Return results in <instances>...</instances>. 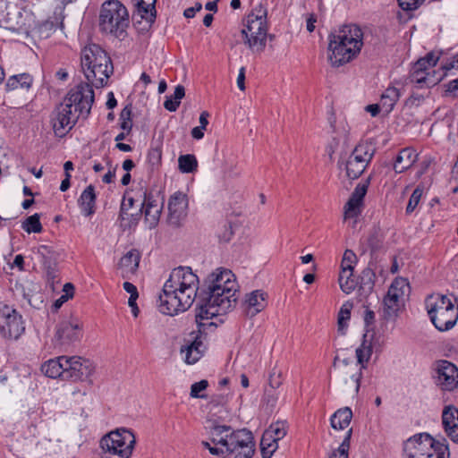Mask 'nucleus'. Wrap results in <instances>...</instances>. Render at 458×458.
<instances>
[{"mask_svg":"<svg viewBox=\"0 0 458 458\" xmlns=\"http://www.w3.org/2000/svg\"><path fill=\"white\" fill-rule=\"evenodd\" d=\"M238 284L231 270L216 268L199 288L196 321L200 327L215 326L212 319L231 310L236 304Z\"/></svg>","mask_w":458,"mask_h":458,"instance_id":"1","label":"nucleus"},{"mask_svg":"<svg viewBox=\"0 0 458 458\" xmlns=\"http://www.w3.org/2000/svg\"><path fill=\"white\" fill-rule=\"evenodd\" d=\"M94 98V90L88 83H81L72 89L52 113L51 123L55 134L58 137L64 136L75 125L80 116L87 117Z\"/></svg>","mask_w":458,"mask_h":458,"instance_id":"2","label":"nucleus"},{"mask_svg":"<svg viewBox=\"0 0 458 458\" xmlns=\"http://www.w3.org/2000/svg\"><path fill=\"white\" fill-rule=\"evenodd\" d=\"M363 47V32L356 24L343 25L328 37V60L339 67L356 57Z\"/></svg>","mask_w":458,"mask_h":458,"instance_id":"3","label":"nucleus"},{"mask_svg":"<svg viewBox=\"0 0 458 458\" xmlns=\"http://www.w3.org/2000/svg\"><path fill=\"white\" fill-rule=\"evenodd\" d=\"M81 67L91 88H103L114 72L112 60L107 53L97 44H89L81 51Z\"/></svg>","mask_w":458,"mask_h":458,"instance_id":"4","label":"nucleus"},{"mask_svg":"<svg viewBox=\"0 0 458 458\" xmlns=\"http://www.w3.org/2000/svg\"><path fill=\"white\" fill-rule=\"evenodd\" d=\"M129 22V13L120 1L108 0L102 4L99 14V30L102 32L123 39Z\"/></svg>","mask_w":458,"mask_h":458,"instance_id":"5","label":"nucleus"},{"mask_svg":"<svg viewBox=\"0 0 458 458\" xmlns=\"http://www.w3.org/2000/svg\"><path fill=\"white\" fill-rule=\"evenodd\" d=\"M425 305L430 320L437 330L447 331L456 324L458 306L446 295L431 294L427 297Z\"/></svg>","mask_w":458,"mask_h":458,"instance_id":"6","label":"nucleus"},{"mask_svg":"<svg viewBox=\"0 0 458 458\" xmlns=\"http://www.w3.org/2000/svg\"><path fill=\"white\" fill-rule=\"evenodd\" d=\"M448 445L435 442L428 433L414 435L404 442L403 458H449Z\"/></svg>","mask_w":458,"mask_h":458,"instance_id":"7","label":"nucleus"},{"mask_svg":"<svg viewBox=\"0 0 458 458\" xmlns=\"http://www.w3.org/2000/svg\"><path fill=\"white\" fill-rule=\"evenodd\" d=\"M136 440L131 431L121 428L105 435L100 440L103 458H130Z\"/></svg>","mask_w":458,"mask_h":458,"instance_id":"8","label":"nucleus"},{"mask_svg":"<svg viewBox=\"0 0 458 458\" xmlns=\"http://www.w3.org/2000/svg\"><path fill=\"white\" fill-rule=\"evenodd\" d=\"M244 43L253 53L264 51L267 38L266 12L259 11V14L250 13L246 18L245 27L242 30Z\"/></svg>","mask_w":458,"mask_h":458,"instance_id":"9","label":"nucleus"},{"mask_svg":"<svg viewBox=\"0 0 458 458\" xmlns=\"http://www.w3.org/2000/svg\"><path fill=\"white\" fill-rule=\"evenodd\" d=\"M199 277L192 272L189 267H179L171 272L169 278L165 281L163 288L168 289V293H174L175 291H182V298L189 301L190 296L193 293L199 292Z\"/></svg>","mask_w":458,"mask_h":458,"instance_id":"10","label":"nucleus"},{"mask_svg":"<svg viewBox=\"0 0 458 458\" xmlns=\"http://www.w3.org/2000/svg\"><path fill=\"white\" fill-rule=\"evenodd\" d=\"M254 441L250 431L243 428L232 430L224 445L227 454H235V458H251L254 454Z\"/></svg>","mask_w":458,"mask_h":458,"instance_id":"11","label":"nucleus"},{"mask_svg":"<svg viewBox=\"0 0 458 458\" xmlns=\"http://www.w3.org/2000/svg\"><path fill=\"white\" fill-rule=\"evenodd\" d=\"M182 291H175L174 293H168V289L163 288L162 293L159 294L158 309L161 313L174 316L180 312L187 310L199 298L198 293H193V296H190L189 301L182 299Z\"/></svg>","mask_w":458,"mask_h":458,"instance_id":"12","label":"nucleus"},{"mask_svg":"<svg viewBox=\"0 0 458 458\" xmlns=\"http://www.w3.org/2000/svg\"><path fill=\"white\" fill-rule=\"evenodd\" d=\"M197 324V331H192L190 334L189 339L186 340V344L182 347L181 352L185 353V362L188 364L196 363L203 355L205 352V345L203 344V339L208 334V330L212 327H216L215 326H205L200 327V324L196 321Z\"/></svg>","mask_w":458,"mask_h":458,"instance_id":"13","label":"nucleus"},{"mask_svg":"<svg viewBox=\"0 0 458 458\" xmlns=\"http://www.w3.org/2000/svg\"><path fill=\"white\" fill-rule=\"evenodd\" d=\"M67 367L64 380L89 381L95 373L96 366L93 361L80 356L67 357L64 367Z\"/></svg>","mask_w":458,"mask_h":458,"instance_id":"14","label":"nucleus"},{"mask_svg":"<svg viewBox=\"0 0 458 458\" xmlns=\"http://www.w3.org/2000/svg\"><path fill=\"white\" fill-rule=\"evenodd\" d=\"M21 316L5 307L0 310V335L4 338L18 339L24 332Z\"/></svg>","mask_w":458,"mask_h":458,"instance_id":"15","label":"nucleus"},{"mask_svg":"<svg viewBox=\"0 0 458 458\" xmlns=\"http://www.w3.org/2000/svg\"><path fill=\"white\" fill-rule=\"evenodd\" d=\"M434 376L436 384L443 391H453L458 386V369L448 360H440Z\"/></svg>","mask_w":458,"mask_h":458,"instance_id":"16","label":"nucleus"},{"mask_svg":"<svg viewBox=\"0 0 458 458\" xmlns=\"http://www.w3.org/2000/svg\"><path fill=\"white\" fill-rule=\"evenodd\" d=\"M81 337V325L77 321L64 320L56 326L55 344L60 348H66Z\"/></svg>","mask_w":458,"mask_h":458,"instance_id":"17","label":"nucleus"},{"mask_svg":"<svg viewBox=\"0 0 458 458\" xmlns=\"http://www.w3.org/2000/svg\"><path fill=\"white\" fill-rule=\"evenodd\" d=\"M369 182L370 178L369 177L357 184L348 201L344 207V220L355 218L360 215L363 206V199L367 193Z\"/></svg>","mask_w":458,"mask_h":458,"instance_id":"18","label":"nucleus"},{"mask_svg":"<svg viewBox=\"0 0 458 458\" xmlns=\"http://www.w3.org/2000/svg\"><path fill=\"white\" fill-rule=\"evenodd\" d=\"M188 199L182 192H175L168 201V221L172 225L178 226L187 215Z\"/></svg>","mask_w":458,"mask_h":458,"instance_id":"19","label":"nucleus"},{"mask_svg":"<svg viewBox=\"0 0 458 458\" xmlns=\"http://www.w3.org/2000/svg\"><path fill=\"white\" fill-rule=\"evenodd\" d=\"M140 206V211L144 213L145 219L148 223L149 227H156L161 216L163 201L159 203L151 193L145 191Z\"/></svg>","mask_w":458,"mask_h":458,"instance_id":"20","label":"nucleus"},{"mask_svg":"<svg viewBox=\"0 0 458 458\" xmlns=\"http://www.w3.org/2000/svg\"><path fill=\"white\" fill-rule=\"evenodd\" d=\"M424 61H417L412 66L410 81L417 84L420 88L424 86L429 88L439 82L440 78H435L428 72V66H424Z\"/></svg>","mask_w":458,"mask_h":458,"instance_id":"21","label":"nucleus"},{"mask_svg":"<svg viewBox=\"0 0 458 458\" xmlns=\"http://www.w3.org/2000/svg\"><path fill=\"white\" fill-rule=\"evenodd\" d=\"M442 424L447 437L458 444V409L454 405H447L442 412Z\"/></svg>","mask_w":458,"mask_h":458,"instance_id":"22","label":"nucleus"},{"mask_svg":"<svg viewBox=\"0 0 458 458\" xmlns=\"http://www.w3.org/2000/svg\"><path fill=\"white\" fill-rule=\"evenodd\" d=\"M267 294L261 290L247 294L242 304L246 315L252 318L263 310L267 304Z\"/></svg>","mask_w":458,"mask_h":458,"instance_id":"23","label":"nucleus"},{"mask_svg":"<svg viewBox=\"0 0 458 458\" xmlns=\"http://www.w3.org/2000/svg\"><path fill=\"white\" fill-rule=\"evenodd\" d=\"M372 344L370 342L364 340L360 346L356 349L357 361L360 364V371L357 374L351 376V379L355 383V391L360 389V382L361 378V369L366 368V364L372 355Z\"/></svg>","mask_w":458,"mask_h":458,"instance_id":"24","label":"nucleus"},{"mask_svg":"<svg viewBox=\"0 0 458 458\" xmlns=\"http://www.w3.org/2000/svg\"><path fill=\"white\" fill-rule=\"evenodd\" d=\"M375 152L376 148L371 143L367 141L360 142L354 148L349 158L353 162L363 165L364 168H366L371 161Z\"/></svg>","mask_w":458,"mask_h":458,"instance_id":"25","label":"nucleus"},{"mask_svg":"<svg viewBox=\"0 0 458 458\" xmlns=\"http://www.w3.org/2000/svg\"><path fill=\"white\" fill-rule=\"evenodd\" d=\"M65 360H67V356H60L56 359L49 360L41 366V370L48 377H61L64 380L65 369L67 368L66 366L64 367Z\"/></svg>","mask_w":458,"mask_h":458,"instance_id":"26","label":"nucleus"},{"mask_svg":"<svg viewBox=\"0 0 458 458\" xmlns=\"http://www.w3.org/2000/svg\"><path fill=\"white\" fill-rule=\"evenodd\" d=\"M418 154L411 148L402 149L394 162V169L396 173H403L410 168L417 160Z\"/></svg>","mask_w":458,"mask_h":458,"instance_id":"27","label":"nucleus"},{"mask_svg":"<svg viewBox=\"0 0 458 458\" xmlns=\"http://www.w3.org/2000/svg\"><path fill=\"white\" fill-rule=\"evenodd\" d=\"M78 204L85 216H89L95 213L96 194L94 186L89 185L82 191L78 199Z\"/></svg>","mask_w":458,"mask_h":458,"instance_id":"28","label":"nucleus"},{"mask_svg":"<svg viewBox=\"0 0 458 458\" xmlns=\"http://www.w3.org/2000/svg\"><path fill=\"white\" fill-rule=\"evenodd\" d=\"M156 2L157 0H137L135 4L137 9L132 18L136 19L139 16L140 19L146 20L147 22L152 23L156 17Z\"/></svg>","mask_w":458,"mask_h":458,"instance_id":"29","label":"nucleus"},{"mask_svg":"<svg viewBox=\"0 0 458 458\" xmlns=\"http://www.w3.org/2000/svg\"><path fill=\"white\" fill-rule=\"evenodd\" d=\"M352 418V412L350 408L339 409L331 416V426L335 429H344L350 425Z\"/></svg>","mask_w":458,"mask_h":458,"instance_id":"30","label":"nucleus"},{"mask_svg":"<svg viewBox=\"0 0 458 458\" xmlns=\"http://www.w3.org/2000/svg\"><path fill=\"white\" fill-rule=\"evenodd\" d=\"M400 98L399 90L394 87L387 88L380 98V106L384 113L389 114Z\"/></svg>","mask_w":458,"mask_h":458,"instance_id":"31","label":"nucleus"},{"mask_svg":"<svg viewBox=\"0 0 458 458\" xmlns=\"http://www.w3.org/2000/svg\"><path fill=\"white\" fill-rule=\"evenodd\" d=\"M231 432V427L226 425H214L209 429V438L215 445L224 446Z\"/></svg>","mask_w":458,"mask_h":458,"instance_id":"32","label":"nucleus"},{"mask_svg":"<svg viewBox=\"0 0 458 458\" xmlns=\"http://www.w3.org/2000/svg\"><path fill=\"white\" fill-rule=\"evenodd\" d=\"M387 293L392 294L393 297L395 296L403 301L404 296L408 295L410 293L409 282L403 277L395 278L391 284Z\"/></svg>","mask_w":458,"mask_h":458,"instance_id":"33","label":"nucleus"},{"mask_svg":"<svg viewBox=\"0 0 458 458\" xmlns=\"http://www.w3.org/2000/svg\"><path fill=\"white\" fill-rule=\"evenodd\" d=\"M32 77L28 73L13 75L8 79L5 87L7 90H13L19 87L29 89L32 84Z\"/></svg>","mask_w":458,"mask_h":458,"instance_id":"34","label":"nucleus"},{"mask_svg":"<svg viewBox=\"0 0 458 458\" xmlns=\"http://www.w3.org/2000/svg\"><path fill=\"white\" fill-rule=\"evenodd\" d=\"M277 440L274 438L270 433L266 431L263 433L260 441V449L263 458H270L274 452L277 449Z\"/></svg>","mask_w":458,"mask_h":458,"instance_id":"35","label":"nucleus"},{"mask_svg":"<svg viewBox=\"0 0 458 458\" xmlns=\"http://www.w3.org/2000/svg\"><path fill=\"white\" fill-rule=\"evenodd\" d=\"M184 96V87L182 85H177L174 89V94L170 97H166V99L164 102L165 108L170 112L176 111Z\"/></svg>","mask_w":458,"mask_h":458,"instance_id":"36","label":"nucleus"},{"mask_svg":"<svg viewBox=\"0 0 458 458\" xmlns=\"http://www.w3.org/2000/svg\"><path fill=\"white\" fill-rule=\"evenodd\" d=\"M403 303V301L395 296L393 297L392 294L387 293L383 300L386 316L388 318L396 316Z\"/></svg>","mask_w":458,"mask_h":458,"instance_id":"37","label":"nucleus"},{"mask_svg":"<svg viewBox=\"0 0 458 458\" xmlns=\"http://www.w3.org/2000/svg\"><path fill=\"white\" fill-rule=\"evenodd\" d=\"M353 271L348 269H342L339 275V284L341 290L345 293H351L356 287L357 283L353 278Z\"/></svg>","mask_w":458,"mask_h":458,"instance_id":"38","label":"nucleus"},{"mask_svg":"<svg viewBox=\"0 0 458 458\" xmlns=\"http://www.w3.org/2000/svg\"><path fill=\"white\" fill-rule=\"evenodd\" d=\"M375 273L369 267L364 268L360 276L359 291L364 293H371L374 287Z\"/></svg>","mask_w":458,"mask_h":458,"instance_id":"39","label":"nucleus"},{"mask_svg":"<svg viewBox=\"0 0 458 458\" xmlns=\"http://www.w3.org/2000/svg\"><path fill=\"white\" fill-rule=\"evenodd\" d=\"M178 166L182 173H193L197 170L198 161L194 155H182L178 158Z\"/></svg>","mask_w":458,"mask_h":458,"instance_id":"40","label":"nucleus"},{"mask_svg":"<svg viewBox=\"0 0 458 458\" xmlns=\"http://www.w3.org/2000/svg\"><path fill=\"white\" fill-rule=\"evenodd\" d=\"M342 165H344L346 176L350 180H355L359 178L361 174L364 172L366 168H364L363 165L353 162L352 159L348 157L345 163H338L339 167H342Z\"/></svg>","mask_w":458,"mask_h":458,"instance_id":"41","label":"nucleus"},{"mask_svg":"<svg viewBox=\"0 0 458 458\" xmlns=\"http://www.w3.org/2000/svg\"><path fill=\"white\" fill-rule=\"evenodd\" d=\"M351 310H352V304L350 303H344L339 312L337 317V325H338V331L342 334L345 333V330L348 327L347 322L351 318Z\"/></svg>","mask_w":458,"mask_h":458,"instance_id":"42","label":"nucleus"},{"mask_svg":"<svg viewBox=\"0 0 458 458\" xmlns=\"http://www.w3.org/2000/svg\"><path fill=\"white\" fill-rule=\"evenodd\" d=\"M22 229L28 233H41L42 232V225L40 223V217L38 214H34L29 217H27L21 225Z\"/></svg>","mask_w":458,"mask_h":458,"instance_id":"43","label":"nucleus"},{"mask_svg":"<svg viewBox=\"0 0 458 458\" xmlns=\"http://www.w3.org/2000/svg\"><path fill=\"white\" fill-rule=\"evenodd\" d=\"M140 259L139 252L136 250H131L121 259V265L129 267L130 271H133L139 267Z\"/></svg>","mask_w":458,"mask_h":458,"instance_id":"44","label":"nucleus"},{"mask_svg":"<svg viewBox=\"0 0 458 458\" xmlns=\"http://www.w3.org/2000/svg\"><path fill=\"white\" fill-rule=\"evenodd\" d=\"M267 433H270L271 436L277 441L284 438L287 432V426L284 421H276L269 426L266 430Z\"/></svg>","mask_w":458,"mask_h":458,"instance_id":"45","label":"nucleus"},{"mask_svg":"<svg viewBox=\"0 0 458 458\" xmlns=\"http://www.w3.org/2000/svg\"><path fill=\"white\" fill-rule=\"evenodd\" d=\"M228 402H229L228 394H214L211 396V399L208 403V407H209L210 411H214L216 408H217L219 406L225 407V412L228 413L229 411L226 407Z\"/></svg>","mask_w":458,"mask_h":458,"instance_id":"46","label":"nucleus"},{"mask_svg":"<svg viewBox=\"0 0 458 458\" xmlns=\"http://www.w3.org/2000/svg\"><path fill=\"white\" fill-rule=\"evenodd\" d=\"M120 126L123 131H126L129 133L132 128L131 122V107L130 106H126L120 114Z\"/></svg>","mask_w":458,"mask_h":458,"instance_id":"47","label":"nucleus"},{"mask_svg":"<svg viewBox=\"0 0 458 458\" xmlns=\"http://www.w3.org/2000/svg\"><path fill=\"white\" fill-rule=\"evenodd\" d=\"M208 386V382L206 379H202L199 382L192 384L191 386V396L192 398H205L206 395L200 393L206 390Z\"/></svg>","mask_w":458,"mask_h":458,"instance_id":"48","label":"nucleus"},{"mask_svg":"<svg viewBox=\"0 0 458 458\" xmlns=\"http://www.w3.org/2000/svg\"><path fill=\"white\" fill-rule=\"evenodd\" d=\"M422 193H423V190L420 189V187H417L413 191L412 194L410 197L408 205L406 207V213L407 214H411V212L414 211V209L416 208V207L418 206V204H419V202L420 200Z\"/></svg>","mask_w":458,"mask_h":458,"instance_id":"49","label":"nucleus"},{"mask_svg":"<svg viewBox=\"0 0 458 458\" xmlns=\"http://www.w3.org/2000/svg\"><path fill=\"white\" fill-rule=\"evenodd\" d=\"M36 253L41 258V261L44 265L49 264L54 258L53 250L47 245L38 246Z\"/></svg>","mask_w":458,"mask_h":458,"instance_id":"50","label":"nucleus"},{"mask_svg":"<svg viewBox=\"0 0 458 458\" xmlns=\"http://www.w3.org/2000/svg\"><path fill=\"white\" fill-rule=\"evenodd\" d=\"M356 255L351 250H346L344 253L341 267L342 269H348L353 271L352 264L356 261Z\"/></svg>","mask_w":458,"mask_h":458,"instance_id":"51","label":"nucleus"},{"mask_svg":"<svg viewBox=\"0 0 458 458\" xmlns=\"http://www.w3.org/2000/svg\"><path fill=\"white\" fill-rule=\"evenodd\" d=\"M135 199L133 197H124L120 208L119 218L121 220L125 219V216L127 215V211L133 207Z\"/></svg>","mask_w":458,"mask_h":458,"instance_id":"52","label":"nucleus"},{"mask_svg":"<svg viewBox=\"0 0 458 458\" xmlns=\"http://www.w3.org/2000/svg\"><path fill=\"white\" fill-rule=\"evenodd\" d=\"M351 436H352V428H350L347 431L344 439L343 440L342 444L340 445L337 451L335 452L336 454H338L339 455H344V457L348 458V450L350 448Z\"/></svg>","mask_w":458,"mask_h":458,"instance_id":"53","label":"nucleus"},{"mask_svg":"<svg viewBox=\"0 0 458 458\" xmlns=\"http://www.w3.org/2000/svg\"><path fill=\"white\" fill-rule=\"evenodd\" d=\"M399 6L404 11L417 9L423 0H397Z\"/></svg>","mask_w":458,"mask_h":458,"instance_id":"54","label":"nucleus"},{"mask_svg":"<svg viewBox=\"0 0 458 458\" xmlns=\"http://www.w3.org/2000/svg\"><path fill=\"white\" fill-rule=\"evenodd\" d=\"M438 58V55L433 52H430L425 57L420 58L418 61H424V66H428V70H429L437 64Z\"/></svg>","mask_w":458,"mask_h":458,"instance_id":"55","label":"nucleus"},{"mask_svg":"<svg viewBox=\"0 0 458 458\" xmlns=\"http://www.w3.org/2000/svg\"><path fill=\"white\" fill-rule=\"evenodd\" d=\"M446 94L453 97L458 98V79L450 81L446 85Z\"/></svg>","mask_w":458,"mask_h":458,"instance_id":"56","label":"nucleus"},{"mask_svg":"<svg viewBox=\"0 0 458 458\" xmlns=\"http://www.w3.org/2000/svg\"><path fill=\"white\" fill-rule=\"evenodd\" d=\"M223 227L225 228V231L223 233H219L218 237L223 242H229L233 235L232 225L228 222H225L223 224Z\"/></svg>","mask_w":458,"mask_h":458,"instance_id":"57","label":"nucleus"},{"mask_svg":"<svg viewBox=\"0 0 458 458\" xmlns=\"http://www.w3.org/2000/svg\"><path fill=\"white\" fill-rule=\"evenodd\" d=\"M63 292L64 293L61 296V300L63 301H67L74 294V286H73V284H71V283H66L64 285Z\"/></svg>","mask_w":458,"mask_h":458,"instance_id":"58","label":"nucleus"},{"mask_svg":"<svg viewBox=\"0 0 458 458\" xmlns=\"http://www.w3.org/2000/svg\"><path fill=\"white\" fill-rule=\"evenodd\" d=\"M148 158L152 164L158 163L161 159V151L158 148H152L148 154Z\"/></svg>","mask_w":458,"mask_h":458,"instance_id":"59","label":"nucleus"},{"mask_svg":"<svg viewBox=\"0 0 458 458\" xmlns=\"http://www.w3.org/2000/svg\"><path fill=\"white\" fill-rule=\"evenodd\" d=\"M202 9V5L201 4L199 3H196L194 6L192 7H190V8H187L185 11H184V16L186 18H192L195 16V13L197 12H199L200 10Z\"/></svg>","mask_w":458,"mask_h":458,"instance_id":"60","label":"nucleus"},{"mask_svg":"<svg viewBox=\"0 0 458 458\" xmlns=\"http://www.w3.org/2000/svg\"><path fill=\"white\" fill-rule=\"evenodd\" d=\"M138 297L139 296L130 297L128 300V305L131 309V313L135 318H137L140 313V310L136 303Z\"/></svg>","mask_w":458,"mask_h":458,"instance_id":"61","label":"nucleus"},{"mask_svg":"<svg viewBox=\"0 0 458 458\" xmlns=\"http://www.w3.org/2000/svg\"><path fill=\"white\" fill-rule=\"evenodd\" d=\"M245 68L242 67L237 77V86L241 90L245 89Z\"/></svg>","mask_w":458,"mask_h":458,"instance_id":"62","label":"nucleus"},{"mask_svg":"<svg viewBox=\"0 0 458 458\" xmlns=\"http://www.w3.org/2000/svg\"><path fill=\"white\" fill-rule=\"evenodd\" d=\"M123 289L130 293V297L139 296L136 286L130 282L123 283Z\"/></svg>","mask_w":458,"mask_h":458,"instance_id":"63","label":"nucleus"},{"mask_svg":"<svg viewBox=\"0 0 458 458\" xmlns=\"http://www.w3.org/2000/svg\"><path fill=\"white\" fill-rule=\"evenodd\" d=\"M366 110L370 113L372 116H377L381 109L380 103L379 104H373L369 105L366 106Z\"/></svg>","mask_w":458,"mask_h":458,"instance_id":"64","label":"nucleus"}]
</instances>
